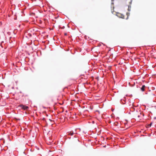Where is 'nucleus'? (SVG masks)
Listing matches in <instances>:
<instances>
[{"mask_svg":"<svg viewBox=\"0 0 156 156\" xmlns=\"http://www.w3.org/2000/svg\"><path fill=\"white\" fill-rule=\"evenodd\" d=\"M19 107H20L22 109H23L24 110H27L28 109V107L27 106H26L25 105H19Z\"/></svg>","mask_w":156,"mask_h":156,"instance_id":"obj_1","label":"nucleus"},{"mask_svg":"<svg viewBox=\"0 0 156 156\" xmlns=\"http://www.w3.org/2000/svg\"><path fill=\"white\" fill-rule=\"evenodd\" d=\"M67 133H68V135H71V136L73 135V134L77 133L76 132L74 133V132L73 131H71L70 132H68Z\"/></svg>","mask_w":156,"mask_h":156,"instance_id":"obj_2","label":"nucleus"},{"mask_svg":"<svg viewBox=\"0 0 156 156\" xmlns=\"http://www.w3.org/2000/svg\"><path fill=\"white\" fill-rule=\"evenodd\" d=\"M132 1L131 0L130 1V2H129L130 5H129L128 6V10L129 11H130V10H131V3H132Z\"/></svg>","mask_w":156,"mask_h":156,"instance_id":"obj_3","label":"nucleus"},{"mask_svg":"<svg viewBox=\"0 0 156 156\" xmlns=\"http://www.w3.org/2000/svg\"><path fill=\"white\" fill-rule=\"evenodd\" d=\"M145 87V86L144 85H143L140 88L141 91H144V90Z\"/></svg>","mask_w":156,"mask_h":156,"instance_id":"obj_4","label":"nucleus"},{"mask_svg":"<svg viewBox=\"0 0 156 156\" xmlns=\"http://www.w3.org/2000/svg\"><path fill=\"white\" fill-rule=\"evenodd\" d=\"M125 98L123 99H121L120 100V102L122 103L123 104H125Z\"/></svg>","mask_w":156,"mask_h":156,"instance_id":"obj_5","label":"nucleus"},{"mask_svg":"<svg viewBox=\"0 0 156 156\" xmlns=\"http://www.w3.org/2000/svg\"><path fill=\"white\" fill-rule=\"evenodd\" d=\"M121 15V16H119V17L121 18L124 19V16L122 14H120Z\"/></svg>","mask_w":156,"mask_h":156,"instance_id":"obj_6","label":"nucleus"},{"mask_svg":"<svg viewBox=\"0 0 156 156\" xmlns=\"http://www.w3.org/2000/svg\"><path fill=\"white\" fill-rule=\"evenodd\" d=\"M126 14V15L127 16V17L126 18V19L127 20L128 19V16H129V12H127Z\"/></svg>","mask_w":156,"mask_h":156,"instance_id":"obj_7","label":"nucleus"},{"mask_svg":"<svg viewBox=\"0 0 156 156\" xmlns=\"http://www.w3.org/2000/svg\"><path fill=\"white\" fill-rule=\"evenodd\" d=\"M67 35V33H66L65 34V35Z\"/></svg>","mask_w":156,"mask_h":156,"instance_id":"obj_8","label":"nucleus"},{"mask_svg":"<svg viewBox=\"0 0 156 156\" xmlns=\"http://www.w3.org/2000/svg\"><path fill=\"white\" fill-rule=\"evenodd\" d=\"M66 112H68V111H67V110H66Z\"/></svg>","mask_w":156,"mask_h":156,"instance_id":"obj_9","label":"nucleus"},{"mask_svg":"<svg viewBox=\"0 0 156 156\" xmlns=\"http://www.w3.org/2000/svg\"><path fill=\"white\" fill-rule=\"evenodd\" d=\"M138 118H139V117H140V116H139V115H138Z\"/></svg>","mask_w":156,"mask_h":156,"instance_id":"obj_10","label":"nucleus"}]
</instances>
